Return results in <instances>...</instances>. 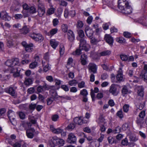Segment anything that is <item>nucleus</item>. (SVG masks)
Listing matches in <instances>:
<instances>
[{"mask_svg":"<svg viewBox=\"0 0 147 147\" xmlns=\"http://www.w3.org/2000/svg\"><path fill=\"white\" fill-rule=\"evenodd\" d=\"M80 48L82 50H84L86 51H89L90 49V45L86 43V40L83 38H81L80 40Z\"/></svg>","mask_w":147,"mask_h":147,"instance_id":"f257e3e1","label":"nucleus"},{"mask_svg":"<svg viewBox=\"0 0 147 147\" xmlns=\"http://www.w3.org/2000/svg\"><path fill=\"white\" fill-rule=\"evenodd\" d=\"M29 36L35 41H38L40 42H42L44 39L43 36L39 33H30L29 34Z\"/></svg>","mask_w":147,"mask_h":147,"instance_id":"f03ea898","label":"nucleus"},{"mask_svg":"<svg viewBox=\"0 0 147 147\" xmlns=\"http://www.w3.org/2000/svg\"><path fill=\"white\" fill-rule=\"evenodd\" d=\"M7 113L10 122L12 125H16L17 122L15 119V113L11 110H9Z\"/></svg>","mask_w":147,"mask_h":147,"instance_id":"7ed1b4c3","label":"nucleus"},{"mask_svg":"<svg viewBox=\"0 0 147 147\" xmlns=\"http://www.w3.org/2000/svg\"><path fill=\"white\" fill-rule=\"evenodd\" d=\"M19 60L18 58H16L14 59L7 60L5 63V64L9 67H14L18 65L19 63Z\"/></svg>","mask_w":147,"mask_h":147,"instance_id":"20e7f679","label":"nucleus"},{"mask_svg":"<svg viewBox=\"0 0 147 147\" xmlns=\"http://www.w3.org/2000/svg\"><path fill=\"white\" fill-rule=\"evenodd\" d=\"M8 69L10 74H13V76L14 78L19 77L20 76V73L18 72L20 70H18V68L16 66L11 67L8 68Z\"/></svg>","mask_w":147,"mask_h":147,"instance_id":"39448f33","label":"nucleus"},{"mask_svg":"<svg viewBox=\"0 0 147 147\" xmlns=\"http://www.w3.org/2000/svg\"><path fill=\"white\" fill-rule=\"evenodd\" d=\"M67 141L71 144H76L77 142L76 137L74 133H70L68 136Z\"/></svg>","mask_w":147,"mask_h":147,"instance_id":"423d86ee","label":"nucleus"},{"mask_svg":"<svg viewBox=\"0 0 147 147\" xmlns=\"http://www.w3.org/2000/svg\"><path fill=\"white\" fill-rule=\"evenodd\" d=\"M53 143L59 147L63 146L65 143V141L63 139L59 138L56 136L53 137Z\"/></svg>","mask_w":147,"mask_h":147,"instance_id":"0eeeda50","label":"nucleus"},{"mask_svg":"<svg viewBox=\"0 0 147 147\" xmlns=\"http://www.w3.org/2000/svg\"><path fill=\"white\" fill-rule=\"evenodd\" d=\"M22 45L25 48V50L27 52H32L33 49L32 47H34V45L32 43H30L28 44L25 41H23L22 42Z\"/></svg>","mask_w":147,"mask_h":147,"instance_id":"6e6552de","label":"nucleus"},{"mask_svg":"<svg viewBox=\"0 0 147 147\" xmlns=\"http://www.w3.org/2000/svg\"><path fill=\"white\" fill-rule=\"evenodd\" d=\"M37 12L38 15L40 17H42L44 15L45 10L44 5L42 4H39L38 5Z\"/></svg>","mask_w":147,"mask_h":147,"instance_id":"1a4fd4ad","label":"nucleus"},{"mask_svg":"<svg viewBox=\"0 0 147 147\" xmlns=\"http://www.w3.org/2000/svg\"><path fill=\"white\" fill-rule=\"evenodd\" d=\"M88 68L89 69V72L90 73L91 72L94 74L96 73L97 67L95 64L91 63H89L88 66Z\"/></svg>","mask_w":147,"mask_h":147,"instance_id":"9d476101","label":"nucleus"},{"mask_svg":"<svg viewBox=\"0 0 147 147\" xmlns=\"http://www.w3.org/2000/svg\"><path fill=\"white\" fill-rule=\"evenodd\" d=\"M120 57L123 61H127L128 62L133 61L134 60V57L132 56H131L128 57L126 55L122 54L120 55Z\"/></svg>","mask_w":147,"mask_h":147,"instance_id":"9b49d317","label":"nucleus"},{"mask_svg":"<svg viewBox=\"0 0 147 147\" xmlns=\"http://www.w3.org/2000/svg\"><path fill=\"white\" fill-rule=\"evenodd\" d=\"M129 3L127 0H119L118 7L120 10H123L125 5H127Z\"/></svg>","mask_w":147,"mask_h":147,"instance_id":"f8f14e48","label":"nucleus"},{"mask_svg":"<svg viewBox=\"0 0 147 147\" xmlns=\"http://www.w3.org/2000/svg\"><path fill=\"white\" fill-rule=\"evenodd\" d=\"M35 131V130L32 128H31L26 130V133L27 137L30 139L33 138Z\"/></svg>","mask_w":147,"mask_h":147,"instance_id":"ddd939ff","label":"nucleus"},{"mask_svg":"<svg viewBox=\"0 0 147 147\" xmlns=\"http://www.w3.org/2000/svg\"><path fill=\"white\" fill-rule=\"evenodd\" d=\"M109 92L113 95L115 96L117 95L118 93L117 91V86L113 84H112L110 86Z\"/></svg>","mask_w":147,"mask_h":147,"instance_id":"4468645a","label":"nucleus"},{"mask_svg":"<svg viewBox=\"0 0 147 147\" xmlns=\"http://www.w3.org/2000/svg\"><path fill=\"white\" fill-rule=\"evenodd\" d=\"M121 10V12L123 13H125L127 14H129L132 13V8L131 6L129 5V3L127 5H125L123 10Z\"/></svg>","mask_w":147,"mask_h":147,"instance_id":"2eb2a0df","label":"nucleus"},{"mask_svg":"<svg viewBox=\"0 0 147 147\" xmlns=\"http://www.w3.org/2000/svg\"><path fill=\"white\" fill-rule=\"evenodd\" d=\"M105 39L110 45L111 46L113 45V39L110 35L106 34L105 36Z\"/></svg>","mask_w":147,"mask_h":147,"instance_id":"dca6fc26","label":"nucleus"},{"mask_svg":"<svg viewBox=\"0 0 147 147\" xmlns=\"http://www.w3.org/2000/svg\"><path fill=\"white\" fill-rule=\"evenodd\" d=\"M17 87L11 86L9 88L7 89L6 92L12 96H14L15 94V90L16 89Z\"/></svg>","mask_w":147,"mask_h":147,"instance_id":"f3484780","label":"nucleus"},{"mask_svg":"<svg viewBox=\"0 0 147 147\" xmlns=\"http://www.w3.org/2000/svg\"><path fill=\"white\" fill-rule=\"evenodd\" d=\"M50 129L53 133L56 134L61 133L63 131L62 129L59 128H55L52 125L50 126Z\"/></svg>","mask_w":147,"mask_h":147,"instance_id":"a211bd4d","label":"nucleus"},{"mask_svg":"<svg viewBox=\"0 0 147 147\" xmlns=\"http://www.w3.org/2000/svg\"><path fill=\"white\" fill-rule=\"evenodd\" d=\"M85 32L86 35L89 38L92 37L93 34V31L88 26L86 27Z\"/></svg>","mask_w":147,"mask_h":147,"instance_id":"6ab92c4d","label":"nucleus"},{"mask_svg":"<svg viewBox=\"0 0 147 147\" xmlns=\"http://www.w3.org/2000/svg\"><path fill=\"white\" fill-rule=\"evenodd\" d=\"M68 39L71 42L73 41L75 39V36L73 32L71 30H69L67 32Z\"/></svg>","mask_w":147,"mask_h":147,"instance_id":"aec40b11","label":"nucleus"},{"mask_svg":"<svg viewBox=\"0 0 147 147\" xmlns=\"http://www.w3.org/2000/svg\"><path fill=\"white\" fill-rule=\"evenodd\" d=\"M74 121L75 123L79 125H81L83 123H86V122L84 121V120L81 119V117H76L74 119Z\"/></svg>","mask_w":147,"mask_h":147,"instance_id":"412c9836","label":"nucleus"},{"mask_svg":"<svg viewBox=\"0 0 147 147\" xmlns=\"http://www.w3.org/2000/svg\"><path fill=\"white\" fill-rule=\"evenodd\" d=\"M137 94L138 95L141 97L143 96L144 88L142 86H138L137 87Z\"/></svg>","mask_w":147,"mask_h":147,"instance_id":"4be33fe9","label":"nucleus"},{"mask_svg":"<svg viewBox=\"0 0 147 147\" xmlns=\"http://www.w3.org/2000/svg\"><path fill=\"white\" fill-rule=\"evenodd\" d=\"M51 46L54 49H56L59 45V42L55 39H51L50 41Z\"/></svg>","mask_w":147,"mask_h":147,"instance_id":"5701e85b","label":"nucleus"},{"mask_svg":"<svg viewBox=\"0 0 147 147\" xmlns=\"http://www.w3.org/2000/svg\"><path fill=\"white\" fill-rule=\"evenodd\" d=\"M87 56L85 54L82 55L81 58V62L82 65H85L87 63Z\"/></svg>","mask_w":147,"mask_h":147,"instance_id":"b1692460","label":"nucleus"},{"mask_svg":"<svg viewBox=\"0 0 147 147\" xmlns=\"http://www.w3.org/2000/svg\"><path fill=\"white\" fill-rule=\"evenodd\" d=\"M42 64L43 68V71L47 72L51 69V65L48 64V63L45 65V62H44L43 61H42Z\"/></svg>","mask_w":147,"mask_h":147,"instance_id":"393cba45","label":"nucleus"},{"mask_svg":"<svg viewBox=\"0 0 147 147\" xmlns=\"http://www.w3.org/2000/svg\"><path fill=\"white\" fill-rule=\"evenodd\" d=\"M33 82V80L32 78H25L24 81V84L25 85L29 86L32 84Z\"/></svg>","mask_w":147,"mask_h":147,"instance_id":"a878e982","label":"nucleus"},{"mask_svg":"<svg viewBox=\"0 0 147 147\" xmlns=\"http://www.w3.org/2000/svg\"><path fill=\"white\" fill-rule=\"evenodd\" d=\"M1 19L5 21H9L11 20V18L9 16L8 13L5 12H3L2 13Z\"/></svg>","mask_w":147,"mask_h":147,"instance_id":"bb28decb","label":"nucleus"},{"mask_svg":"<svg viewBox=\"0 0 147 147\" xmlns=\"http://www.w3.org/2000/svg\"><path fill=\"white\" fill-rule=\"evenodd\" d=\"M47 87L46 85H43L42 86H39L37 88V93L38 94L41 93L44 90V89L46 88Z\"/></svg>","mask_w":147,"mask_h":147,"instance_id":"cd10ccee","label":"nucleus"},{"mask_svg":"<svg viewBox=\"0 0 147 147\" xmlns=\"http://www.w3.org/2000/svg\"><path fill=\"white\" fill-rule=\"evenodd\" d=\"M20 32L22 34H25L29 32V29L26 26H24L22 29H20Z\"/></svg>","mask_w":147,"mask_h":147,"instance_id":"c85d7f7f","label":"nucleus"},{"mask_svg":"<svg viewBox=\"0 0 147 147\" xmlns=\"http://www.w3.org/2000/svg\"><path fill=\"white\" fill-rule=\"evenodd\" d=\"M50 8L48 9L47 10V14L48 15H50L53 14L55 11V9L51 4L50 5Z\"/></svg>","mask_w":147,"mask_h":147,"instance_id":"c756f323","label":"nucleus"},{"mask_svg":"<svg viewBox=\"0 0 147 147\" xmlns=\"http://www.w3.org/2000/svg\"><path fill=\"white\" fill-rule=\"evenodd\" d=\"M105 119L102 115L100 116L98 119L97 120V122L99 125L101 124H104L106 123L105 122Z\"/></svg>","mask_w":147,"mask_h":147,"instance_id":"7c9ffc66","label":"nucleus"},{"mask_svg":"<svg viewBox=\"0 0 147 147\" xmlns=\"http://www.w3.org/2000/svg\"><path fill=\"white\" fill-rule=\"evenodd\" d=\"M58 29L57 28H54L52 29L48 33L49 36H53L57 32Z\"/></svg>","mask_w":147,"mask_h":147,"instance_id":"2f4dec72","label":"nucleus"},{"mask_svg":"<svg viewBox=\"0 0 147 147\" xmlns=\"http://www.w3.org/2000/svg\"><path fill=\"white\" fill-rule=\"evenodd\" d=\"M111 51L110 50H106L100 52L99 55L100 56L109 55L111 54Z\"/></svg>","mask_w":147,"mask_h":147,"instance_id":"473e14b6","label":"nucleus"},{"mask_svg":"<svg viewBox=\"0 0 147 147\" xmlns=\"http://www.w3.org/2000/svg\"><path fill=\"white\" fill-rule=\"evenodd\" d=\"M23 141H21L19 142H16L14 143L12 145L13 147H21L22 144H23Z\"/></svg>","mask_w":147,"mask_h":147,"instance_id":"72a5a7b5","label":"nucleus"},{"mask_svg":"<svg viewBox=\"0 0 147 147\" xmlns=\"http://www.w3.org/2000/svg\"><path fill=\"white\" fill-rule=\"evenodd\" d=\"M38 65V63L37 62L35 61L32 62L29 65V68L33 69L36 68Z\"/></svg>","mask_w":147,"mask_h":147,"instance_id":"f704fd0d","label":"nucleus"},{"mask_svg":"<svg viewBox=\"0 0 147 147\" xmlns=\"http://www.w3.org/2000/svg\"><path fill=\"white\" fill-rule=\"evenodd\" d=\"M59 52L60 55H62L65 52V47L63 44H60V45Z\"/></svg>","mask_w":147,"mask_h":147,"instance_id":"c9c22d12","label":"nucleus"},{"mask_svg":"<svg viewBox=\"0 0 147 147\" xmlns=\"http://www.w3.org/2000/svg\"><path fill=\"white\" fill-rule=\"evenodd\" d=\"M137 124L139 126H140V127L142 126V125L144 123V121L143 119L142 118H137L136 121Z\"/></svg>","mask_w":147,"mask_h":147,"instance_id":"e433bc0d","label":"nucleus"},{"mask_svg":"<svg viewBox=\"0 0 147 147\" xmlns=\"http://www.w3.org/2000/svg\"><path fill=\"white\" fill-rule=\"evenodd\" d=\"M51 118L52 121L55 122L59 120V116L58 114H54L51 115Z\"/></svg>","mask_w":147,"mask_h":147,"instance_id":"4c0bfd02","label":"nucleus"},{"mask_svg":"<svg viewBox=\"0 0 147 147\" xmlns=\"http://www.w3.org/2000/svg\"><path fill=\"white\" fill-rule=\"evenodd\" d=\"M122 93L123 96L129 93L128 90L126 86H125L123 87L122 90Z\"/></svg>","mask_w":147,"mask_h":147,"instance_id":"58836bf2","label":"nucleus"},{"mask_svg":"<svg viewBox=\"0 0 147 147\" xmlns=\"http://www.w3.org/2000/svg\"><path fill=\"white\" fill-rule=\"evenodd\" d=\"M108 140L109 143L111 144H112L113 143H116L117 140L114 139L112 137H109L108 138Z\"/></svg>","mask_w":147,"mask_h":147,"instance_id":"ea45409f","label":"nucleus"},{"mask_svg":"<svg viewBox=\"0 0 147 147\" xmlns=\"http://www.w3.org/2000/svg\"><path fill=\"white\" fill-rule=\"evenodd\" d=\"M116 40L117 42L120 43H124L125 42V39L122 37L117 38H116Z\"/></svg>","mask_w":147,"mask_h":147,"instance_id":"a19ab883","label":"nucleus"},{"mask_svg":"<svg viewBox=\"0 0 147 147\" xmlns=\"http://www.w3.org/2000/svg\"><path fill=\"white\" fill-rule=\"evenodd\" d=\"M77 84V81L75 80H70L68 82V84L70 86H75Z\"/></svg>","mask_w":147,"mask_h":147,"instance_id":"79ce46f5","label":"nucleus"},{"mask_svg":"<svg viewBox=\"0 0 147 147\" xmlns=\"http://www.w3.org/2000/svg\"><path fill=\"white\" fill-rule=\"evenodd\" d=\"M116 115L120 119L123 118V115L122 109H120L116 113Z\"/></svg>","mask_w":147,"mask_h":147,"instance_id":"37998d69","label":"nucleus"},{"mask_svg":"<svg viewBox=\"0 0 147 147\" xmlns=\"http://www.w3.org/2000/svg\"><path fill=\"white\" fill-rule=\"evenodd\" d=\"M141 76L144 80H147V72L144 71H142Z\"/></svg>","mask_w":147,"mask_h":147,"instance_id":"c03bdc74","label":"nucleus"},{"mask_svg":"<svg viewBox=\"0 0 147 147\" xmlns=\"http://www.w3.org/2000/svg\"><path fill=\"white\" fill-rule=\"evenodd\" d=\"M88 94V92L86 89H83L81 90L80 92V94L83 96H87Z\"/></svg>","mask_w":147,"mask_h":147,"instance_id":"a18cd8bd","label":"nucleus"},{"mask_svg":"<svg viewBox=\"0 0 147 147\" xmlns=\"http://www.w3.org/2000/svg\"><path fill=\"white\" fill-rule=\"evenodd\" d=\"M129 105L128 104L124 105L123 107L124 112L127 113L129 111Z\"/></svg>","mask_w":147,"mask_h":147,"instance_id":"49530a36","label":"nucleus"},{"mask_svg":"<svg viewBox=\"0 0 147 147\" xmlns=\"http://www.w3.org/2000/svg\"><path fill=\"white\" fill-rule=\"evenodd\" d=\"M82 51V50L80 49L79 48V49H77L75 51L73 52L72 54L74 55H79L80 54L82 53L81 51Z\"/></svg>","mask_w":147,"mask_h":147,"instance_id":"de8ad7c7","label":"nucleus"},{"mask_svg":"<svg viewBox=\"0 0 147 147\" xmlns=\"http://www.w3.org/2000/svg\"><path fill=\"white\" fill-rule=\"evenodd\" d=\"M100 143H96L93 142H90V147H99Z\"/></svg>","mask_w":147,"mask_h":147,"instance_id":"09e8293b","label":"nucleus"},{"mask_svg":"<svg viewBox=\"0 0 147 147\" xmlns=\"http://www.w3.org/2000/svg\"><path fill=\"white\" fill-rule=\"evenodd\" d=\"M61 29L63 32H66L68 30L67 25L66 24H63L61 25Z\"/></svg>","mask_w":147,"mask_h":147,"instance_id":"8fccbe9b","label":"nucleus"},{"mask_svg":"<svg viewBox=\"0 0 147 147\" xmlns=\"http://www.w3.org/2000/svg\"><path fill=\"white\" fill-rule=\"evenodd\" d=\"M54 100V98L53 97H50L47 98V104L48 105H51Z\"/></svg>","mask_w":147,"mask_h":147,"instance_id":"3c124183","label":"nucleus"},{"mask_svg":"<svg viewBox=\"0 0 147 147\" xmlns=\"http://www.w3.org/2000/svg\"><path fill=\"white\" fill-rule=\"evenodd\" d=\"M28 10L31 13H34L36 12V8L33 6H31L30 7Z\"/></svg>","mask_w":147,"mask_h":147,"instance_id":"603ef678","label":"nucleus"},{"mask_svg":"<svg viewBox=\"0 0 147 147\" xmlns=\"http://www.w3.org/2000/svg\"><path fill=\"white\" fill-rule=\"evenodd\" d=\"M78 87L80 88L85 87V83L84 82L82 81L78 83Z\"/></svg>","mask_w":147,"mask_h":147,"instance_id":"864d4df0","label":"nucleus"},{"mask_svg":"<svg viewBox=\"0 0 147 147\" xmlns=\"http://www.w3.org/2000/svg\"><path fill=\"white\" fill-rule=\"evenodd\" d=\"M116 78L118 81H121L123 79V74H117Z\"/></svg>","mask_w":147,"mask_h":147,"instance_id":"5fc2aeb1","label":"nucleus"},{"mask_svg":"<svg viewBox=\"0 0 147 147\" xmlns=\"http://www.w3.org/2000/svg\"><path fill=\"white\" fill-rule=\"evenodd\" d=\"M121 144L123 146H127L128 145V142L127 138H126L123 140L121 141Z\"/></svg>","mask_w":147,"mask_h":147,"instance_id":"6e6d98bb","label":"nucleus"},{"mask_svg":"<svg viewBox=\"0 0 147 147\" xmlns=\"http://www.w3.org/2000/svg\"><path fill=\"white\" fill-rule=\"evenodd\" d=\"M78 33L79 36L81 38L84 37L85 36L84 32L82 30H80Z\"/></svg>","mask_w":147,"mask_h":147,"instance_id":"4d7b16f0","label":"nucleus"},{"mask_svg":"<svg viewBox=\"0 0 147 147\" xmlns=\"http://www.w3.org/2000/svg\"><path fill=\"white\" fill-rule=\"evenodd\" d=\"M75 125L74 123L70 124L67 127V129L69 130H71L74 128Z\"/></svg>","mask_w":147,"mask_h":147,"instance_id":"13d9d810","label":"nucleus"},{"mask_svg":"<svg viewBox=\"0 0 147 147\" xmlns=\"http://www.w3.org/2000/svg\"><path fill=\"white\" fill-rule=\"evenodd\" d=\"M61 88L66 92H67L69 90V88L66 85H63L61 86Z\"/></svg>","mask_w":147,"mask_h":147,"instance_id":"bf43d9fd","label":"nucleus"},{"mask_svg":"<svg viewBox=\"0 0 147 147\" xmlns=\"http://www.w3.org/2000/svg\"><path fill=\"white\" fill-rule=\"evenodd\" d=\"M124 36L127 38H129L131 36L130 33L127 32H125L123 33Z\"/></svg>","mask_w":147,"mask_h":147,"instance_id":"052dcab7","label":"nucleus"},{"mask_svg":"<svg viewBox=\"0 0 147 147\" xmlns=\"http://www.w3.org/2000/svg\"><path fill=\"white\" fill-rule=\"evenodd\" d=\"M28 93L29 94H32L35 91V89L34 87L30 88L27 90Z\"/></svg>","mask_w":147,"mask_h":147,"instance_id":"680f3d73","label":"nucleus"},{"mask_svg":"<svg viewBox=\"0 0 147 147\" xmlns=\"http://www.w3.org/2000/svg\"><path fill=\"white\" fill-rule=\"evenodd\" d=\"M90 38V42H91L93 44L95 45L96 43L98 42L97 40L95 38L93 37H91Z\"/></svg>","mask_w":147,"mask_h":147,"instance_id":"e2e57ef3","label":"nucleus"},{"mask_svg":"<svg viewBox=\"0 0 147 147\" xmlns=\"http://www.w3.org/2000/svg\"><path fill=\"white\" fill-rule=\"evenodd\" d=\"M83 26V24L81 21H78L77 25V27L78 28H80L82 27Z\"/></svg>","mask_w":147,"mask_h":147,"instance_id":"0e129e2a","label":"nucleus"},{"mask_svg":"<svg viewBox=\"0 0 147 147\" xmlns=\"http://www.w3.org/2000/svg\"><path fill=\"white\" fill-rule=\"evenodd\" d=\"M93 18L91 16H89L87 20V22L88 24H90L92 22Z\"/></svg>","mask_w":147,"mask_h":147,"instance_id":"69168bd1","label":"nucleus"},{"mask_svg":"<svg viewBox=\"0 0 147 147\" xmlns=\"http://www.w3.org/2000/svg\"><path fill=\"white\" fill-rule=\"evenodd\" d=\"M58 20L57 18L54 19L53 21V25L54 26H56L59 23Z\"/></svg>","mask_w":147,"mask_h":147,"instance_id":"338daca9","label":"nucleus"},{"mask_svg":"<svg viewBox=\"0 0 147 147\" xmlns=\"http://www.w3.org/2000/svg\"><path fill=\"white\" fill-rule=\"evenodd\" d=\"M121 128L119 126L116 127L114 130L113 131V132L115 133H119L120 132Z\"/></svg>","mask_w":147,"mask_h":147,"instance_id":"774afa93","label":"nucleus"}]
</instances>
